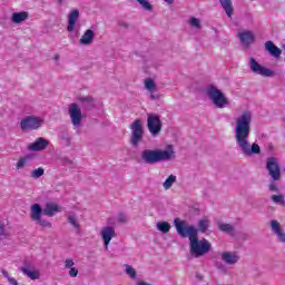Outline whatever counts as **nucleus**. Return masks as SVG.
<instances>
[{"label": "nucleus", "instance_id": "obj_42", "mask_svg": "<svg viewBox=\"0 0 285 285\" xmlns=\"http://www.w3.org/2000/svg\"><path fill=\"white\" fill-rule=\"evenodd\" d=\"M149 99H151L153 101H156L160 99V96L159 94H155L154 91H150Z\"/></svg>", "mask_w": 285, "mask_h": 285}, {"label": "nucleus", "instance_id": "obj_26", "mask_svg": "<svg viewBox=\"0 0 285 285\" xmlns=\"http://www.w3.org/2000/svg\"><path fill=\"white\" fill-rule=\"evenodd\" d=\"M157 230L164 233V235L170 233V223L168 222H159L156 225Z\"/></svg>", "mask_w": 285, "mask_h": 285}, {"label": "nucleus", "instance_id": "obj_48", "mask_svg": "<svg viewBox=\"0 0 285 285\" xmlns=\"http://www.w3.org/2000/svg\"><path fill=\"white\" fill-rule=\"evenodd\" d=\"M65 164H72V160L65 158Z\"/></svg>", "mask_w": 285, "mask_h": 285}, {"label": "nucleus", "instance_id": "obj_31", "mask_svg": "<svg viewBox=\"0 0 285 285\" xmlns=\"http://www.w3.org/2000/svg\"><path fill=\"white\" fill-rule=\"evenodd\" d=\"M31 157L30 156H26L22 157L18 160V163L16 164V168L17 170H21V168H26V164H28V161H30Z\"/></svg>", "mask_w": 285, "mask_h": 285}, {"label": "nucleus", "instance_id": "obj_5", "mask_svg": "<svg viewBox=\"0 0 285 285\" xmlns=\"http://www.w3.org/2000/svg\"><path fill=\"white\" fill-rule=\"evenodd\" d=\"M205 94L207 95V98L216 108H226L228 106V98H226V95L224 91L219 90L214 85H208L206 87Z\"/></svg>", "mask_w": 285, "mask_h": 285}, {"label": "nucleus", "instance_id": "obj_22", "mask_svg": "<svg viewBox=\"0 0 285 285\" xmlns=\"http://www.w3.org/2000/svg\"><path fill=\"white\" fill-rule=\"evenodd\" d=\"M219 3L227 17H233V12H235V9L233 8V0H219Z\"/></svg>", "mask_w": 285, "mask_h": 285}, {"label": "nucleus", "instance_id": "obj_11", "mask_svg": "<svg viewBox=\"0 0 285 285\" xmlns=\"http://www.w3.org/2000/svg\"><path fill=\"white\" fill-rule=\"evenodd\" d=\"M100 235L102 237V242L105 244V249L108 250V246L112 240V237H117V233H115V227L106 226L101 229Z\"/></svg>", "mask_w": 285, "mask_h": 285}, {"label": "nucleus", "instance_id": "obj_4", "mask_svg": "<svg viewBox=\"0 0 285 285\" xmlns=\"http://www.w3.org/2000/svg\"><path fill=\"white\" fill-rule=\"evenodd\" d=\"M266 170L272 179L269 184V190L272 193H277L279 189L275 181H281L282 179V167L279 166V159L276 157H269L266 159Z\"/></svg>", "mask_w": 285, "mask_h": 285}, {"label": "nucleus", "instance_id": "obj_29", "mask_svg": "<svg viewBox=\"0 0 285 285\" xmlns=\"http://www.w3.org/2000/svg\"><path fill=\"white\" fill-rule=\"evenodd\" d=\"M125 273L130 277V279H137V271L131 265H125Z\"/></svg>", "mask_w": 285, "mask_h": 285}, {"label": "nucleus", "instance_id": "obj_39", "mask_svg": "<svg viewBox=\"0 0 285 285\" xmlns=\"http://www.w3.org/2000/svg\"><path fill=\"white\" fill-rule=\"evenodd\" d=\"M118 222H119V224H127L128 218H126V215H124V213H119L118 214Z\"/></svg>", "mask_w": 285, "mask_h": 285}, {"label": "nucleus", "instance_id": "obj_50", "mask_svg": "<svg viewBox=\"0 0 285 285\" xmlns=\"http://www.w3.org/2000/svg\"><path fill=\"white\" fill-rule=\"evenodd\" d=\"M63 2V0H58V3H62Z\"/></svg>", "mask_w": 285, "mask_h": 285}, {"label": "nucleus", "instance_id": "obj_10", "mask_svg": "<svg viewBox=\"0 0 285 285\" xmlns=\"http://www.w3.org/2000/svg\"><path fill=\"white\" fill-rule=\"evenodd\" d=\"M161 119L158 115L149 114L147 117V128L153 137H157L161 132Z\"/></svg>", "mask_w": 285, "mask_h": 285}, {"label": "nucleus", "instance_id": "obj_14", "mask_svg": "<svg viewBox=\"0 0 285 285\" xmlns=\"http://www.w3.org/2000/svg\"><path fill=\"white\" fill-rule=\"evenodd\" d=\"M50 142L48 140H46V138H38L35 142H32L31 145H29V150H31L32 153H39L41 150H46V148H48V145Z\"/></svg>", "mask_w": 285, "mask_h": 285}, {"label": "nucleus", "instance_id": "obj_24", "mask_svg": "<svg viewBox=\"0 0 285 285\" xmlns=\"http://www.w3.org/2000/svg\"><path fill=\"white\" fill-rule=\"evenodd\" d=\"M28 17H29V13L27 11L14 12L12 13L11 21L13 23H23V21H26Z\"/></svg>", "mask_w": 285, "mask_h": 285}, {"label": "nucleus", "instance_id": "obj_35", "mask_svg": "<svg viewBox=\"0 0 285 285\" xmlns=\"http://www.w3.org/2000/svg\"><path fill=\"white\" fill-rule=\"evenodd\" d=\"M137 1L144 8V10H147V12H153V4H150L148 0H137Z\"/></svg>", "mask_w": 285, "mask_h": 285}, {"label": "nucleus", "instance_id": "obj_28", "mask_svg": "<svg viewBox=\"0 0 285 285\" xmlns=\"http://www.w3.org/2000/svg\"><path fill=\"white\" fill-rule=\"evenodd\" d=\"M145 88L149 92H155V90H157V83H155V80H153V78H147L145 79Z\"/></svg>", "mask_w": 285, "mask_h": 285}, {"label": "nucleus", "instance_id": "obj_15", "mask_svg": "<svg viewBox=\"0 0 285 285\" xmlns=\"http://www.w3.org/2000/svg\"><path fill=\"white\" fill-rule=\"evenodd\" d=\"M77 21H79V11L75 9L68 14V32H75V26H77Z\"/></svg>", "mask_w": 285, "mask_h": 285}, {"label": "nucleus", "instance_id": "obj_30", "mask_svg": "<svg viewBox=\"0 0 285 285\" xmlns=\"http://www.w3.org/2000/svg\"><path fill=\"white\" fill-rule=\"evenodd\" d=\"M189 26L196 30H202V20H199V18L191 17L189 18Z\"/></svg>", "mask_w": 285, "mask_h": 285}, {"label": "nucleus", "instance_id": "obj_49", "mask_svg": "<svg viewBox=\"0 0 285 285\" xmlns=\"http://www.w3.org/2000/svg\"><path fill=\"white\" fill-rule=\"evenodd\" d=\"M53 60H55V61H59V55H56V56L53 57Z\"/></svg>", "mask_w": 285, "mask_h": 285}, {"label": "nucleus", "instance_id": "obj_8", "mask_svg": "<svg viewBox=\"0 0 285 285\" xmlns=\"http://www.w3.org/2000/svg\"><path fill=\"white\" fill-rule=\"evenodd\" d=\"M43 126V119L35 116H27L20 121V128L23 132L28 130H39Z\"/></svg>", "mask_w": 285, "mask_h": 285}, {"label": "nucleus", "instance_id": "obj_20", "mask_svg": "<svg viewBox=\"0 0 285 285\" xmlns=\"http://www.w3.org/2000/svg\"><path fill=\"white\" fill-rule=\"evenodd\" d=\"M55 213H59V206L53 203H48L42 209V215H47V217H53Z\"/></svg>", "mask_w": 285, "mask_h": 285}, {"label": "nucleus", "instance_id": "obj_17", "mask_svg": "<svg viewBox=\"0 0 285 285\" xmlns=\"http://www.w3.org/2000/svg\"><path fill=\"white\" fill-rule=\"evenodd\" d=\"M95 41V31L87 29L79 40L80 46H90Z\"/></svg>", "mask_w": 285, "mask_h": 285}, {"label": "nucleus", "instance_id": "obj_7", "mask_svg": "<svg viewBox=\"0 0 285 285\" xmlns=\"http://www.w3.org/2000/svg\"><path fill=\"white\" fill-rule=\"evenodd\" d=\"M68 115L72 126L81 128V124H83V114L81 112V107H79L78 104L73 102L69 105Z\"/></svg>", "mask_w": 285, "mask_h": 285}, {"label": "nucleus", "instance_id": "obj_13", "mask_svg": "<svg viewBox=\"0 0 285 285\" xmlns=\"http://www.w3.org/2000/svg\"><path fill=\"white\" fill-rule=\"evenodd\" d=\"M23 275H27L29 279H39L41 277V273L39 271H35V267L30 263H24V266L20 268Z\"/></svg>", "mask_w": 285, "mask_h": 285}, {"label": "nucleus", "instance_id": "obj_18", "mask_svg": "<svg viewBox=\"0 0 285 285\" xmlns=\"http://www.w3.org/2000/svg\"><path fill=\"white\" fill-rule=\"evenodd\" d=\"M217 226H218V229L222 233H225V235H229L230 237H235V226H233L232 224H226V223L218 222Z\"/></svg>", "mask_w": 285, "mask_h": 285}, {"label": "nucleus", "instance_id": "obj_33", "mask_svg": "<svg viewBox=\"0 0 285 285\" xmlns=\"http://www.w3.org/2000/svg\"><path fill=\"white\" fill-rule=\"evenodd\" d=\"M272 202L274 204H278V206H285V199H284V195L279 194V195H273L272 196Z\"/></svg>", "mask_w": 285, "mask_h": 285}, {"label": "nucleus", "instance_id": "obj_21", "mask_svg": "<svg viewBox=\"0 0 285 285\" xmlns=\"http://www.w3.org/2000/svg\"><path fill=\"white\" fill-rule=\"evenodd\" d=\"M78 101H80V104H82V108L85 110H92V108H95V98L92 97H80L78 98Z\"/></svg>", "mask_w": 285, "mask_h": 285}, {"label": "nucleus", "instance_id": "obj_44", "mask_svg": "<svg viewBox=\"0 0 285 285\" xmlns=\"http://www.w3.org/2000/svg\"><path fill=\"white\" fill-rule=\"evenodd\" d=\"M196 279H198V282H203L204 276L200 273H196Z\"/></svg>", "mask_w": 285, "mask_h": 285}, {"label": "nucleus", "instance_id": "obj_32", "mask_svg": "<svg viewBox=\"0 0 285 285\" xmlns=\"http://www.w3.org/2000/svg\"><path fill=\"white\" fill-rule=\"evenodd\" d=\"M60 139H61V141H63L65 146H67V147H69L70 141H72V138L70 137V134H68V131H61Z\"/></svg>", "mask_w": 285, "mask_h": 285}, {"label": "nucleus", "instance_id": "obj_37", "mask_svg": "<svg viewBox=\"0 0 285 285\" xmlns=\"http://www.w3.org/2000/svg\"><path fill=\"white\" fill-rule=\"evenodd\" d=\"M37 224H39L40 226H42V228H52V224L43 218H39L38 220H36Z\"/></svg>", "mask_w": 285, "mask_h": 285}, {"label": "nucleus", "instance_id": "obj_43", "mask_svg": "<svg viewBox=\"0 0 285 285\" xmlns=\"http://www.w3.org/2000/svg\"><path fill=\"white\" fill-rule=\"evenodd\" d=\"M0 235H6V226L0 223Z\"/></svg>", "mask_w": 285, "mask_h": 285}, {"label": "nucleus", "instance_id": "obj_45", "mask_svg": "<svg viewBox=\"0 0 285 285\" xmlns=\"http://www.w3.org/2000/svg\"><path fill=\"white\" fill-rule=\"evenodd\" d=\"M2 275H3V277H6L7 279H9V278L11 277L10 274H8V271H6V269L2 271Z\"/></svg>", "mask_w": 285, "mask_h": 285}, {"label": "nucleus", "instance_id": "obj_46", "mask_svg": "<svg viewBox=\"0 0 285 285\" xmlns=\"http://www.w3.org/2000/svg\"><path fill=\"white\" fill-rule=\"evenodd\" d=\"M165 3H168V6H173V3L175 2V0H164Z\"/></svg>", "mask_w": 285, "mask_h": 285}, {"label": "nucleus", "instance_id": "obj_47", "mask_svg": "<svg viewBox=\"0 0 285 285\" xmlns=\"http://www.w3.org/2000/svg\"><path fill=\"white\" fill-rule=\"evenodd\" d=\"M137 285H150V283H146V282H138Z\"/></svg>", "mask_w": 285, "mask_h": 285}, {"label": "nucleus", "instance_id": "obj_6", "mask_svg": "<svg viewBox=\"0 0 285 285\" xmlns=\"http://www.w3.org/2000/svg\"><path fill=\"white\" fill-rule=\"evenodd\" d=\"M129 128L131 130L129 144H131L134 148H137L139 144L144 141V122L141 119H136L131 122Z\"/></svg>", "mask_w": 285, "mask_h": 285}, {"label": "nucleus", "instance_id": "obj_23", "mask_svg": "<svg viewBox=\"0 0 285 285\" xmlns=\"http://www.w3.org/2000/svg\"><path fill=\"white\" fill-rule=\"evenodd\" d=\"M210 226V220L208 219V217H203L198 220V228H196L197 230V236L199 235V233H206V230H208Z\"/></svg>", "mask_w": 285, "mask_h": 285}, {"label": "nucleus", "instance_id": "obj_40", "mask_svg": "<svg viewBox=\"0 0 285 285\" xmlns=\"http://www.w3.org/2000/svg\"><path fill=\"white\" fill-rule=\"evenodd\" d=\"M69 275L71 277H77V275H79V269H77V267H71L69 271Z\"/></svg>", "mask_w": 285, "mask_h": 285}, {"label": "nucleus", "instance_id": "obj_19", "mask_svg": "<svg viewBox=\"0 0 285 285\" xmlns=\"http://www.w3.org/2000/svg\"><path fill=\"white\" fill-rule=\"evenodd\" d=\"M222 259L225 262V264L233 265L237 264L239 262V256L230 253V252H225L222 254Z\"/></svg>", "mask_w": 285, "mask_h": 285}, {"label": "nucleus", "instance_id": "obj_34", "mask_svg": "<svg viewBox=\"0 0 285 285\" xmlns=\"http://www.w3.org/2000/svg\"><path fill=\"white\" fill-rule=\"evenodd\" d=\"M43 173H45L43 167L33 169V170L31 171V177H32L33 179H39L40 177H43Z\"/></svg>", "mask_w": 285, "mask_h": 285}, {"label": "nucleus", "instance_id": "obj_41", "mask_svg": "<svg viewBox=\"0 0 285 285\" xmlns=\"http://www.w3.org/2000/svg\"><path fill=\"white\" fill-rule=\"evenodd\" d=\"M72 266H75V261L72 259L65 261V268H72Z\"/></svg>", "mask_w": 285, "mask_h": 285}, {"label": "nucleus", "instance_id": "obj_27", "mask_svg": "<svg viewBox=\"0 0 285 285\" xmlns=\"http://www.w3.org/2000/svg\"><path fill=\"white\" fill-rule=\"evenodd\" d=\"M177 181V176L175 175H170L163 184V187L165 188V190H170V188H173V184H175Z\"/></svg>", "mask_w": 285, "mask_h": 285}, {"label": "nucleus", "instance_id": "obj_9", "mask_svg": "<svg viewBox=\"0 0 285 285\" xmlns=\"http://www.w3.org/2000/svg\"><path fill=\"white\" fill-rule=\"evenodd\" d=\"M249 69L254 75H261V77H275V71L259 65L253 57L249 58Z\"/></svg>", "mask_w": 285, "mask_h": 285}, {"label": "nucleus", "instance_id": "obj_2", "mask_svg": "<svg viewBox=\"0 0 285 285\" xmlns=\"http://www.w3.org/2000/svg\"><path fill=\"white\" fill-rule=\"evenodd\" d=\"M174 226L179 237L189 239V253L191 257L199 259V257H204V255L210 253L213 245L206 238L199 239L197 227L188 225L186 220H181L180 218L174 219Z\"/></svg>", "mask_w": 285, "mask_h": 285}, {"label": "nucleus", "instance_id": "obj_16", "mask_svg": "<svg viewBox=\"0 0 285 285\" xmlns=\"http://www.w3.org/2000/svg\"><path fill=\"white\" fill-rule=\"evenodd\" d=\"M265 50L269 52L272 57H275V59H279L282 57V49H279L277 46H275L274 41H266L265 42Z\"/></svg>", "mask_w": 285, "mask_h": 285}, {"label": "nucleus", "instance_id": "obj_38", "mask_svg": "<svg viewBox=\"0 0 285 285\" xmlns=\"http://www.w3.org/2000/svg\"><path fill=\"white\" fill-rule=\"evenodd\" d=\"M117 26H119V28H122V30H130V23H128V21L118 20Z\"/></svg>", "mask_w": 285, "mask_h": 285}, {"label": "nucleus", "instance_id": "obj_1", "mask_svg": "<svg viewBox=\"0 0 285 285\" xmlns=\"http://www.w3.org/2000/svg\"><path fill=\"white\" fill-rule=\"evenodd\" d=\"M253 124V112L245 110L236 118L235 125V141L245 157H253L254 155H262V148L258 144H250V125Z\"/></svg>", "mask_w": 285, "mask_h": 285}, {"label": "nucleus", "instance_id": "obj_25", "mask_svg": "<svg viewBox=\"0 0 285 285\" xmlns=\"http://www.w3.org/2000/svg\"><path fill=\"white\" fill-rule=\"evenodd\" d=\"M41 213H43V209H41V205L39 204H33L31 206V219L33 222H37L38 219L41 218Z\"/></svg>", "mask_w": 285, "mask_h": 285}, {"label": "nucleus", "instance_id": "obj_12", "mask_svg": "<svg viewBox=\"0 0 285 285\" xmlns=\"http://www.w3.org/2000/svg\"><path fill=\"white\" fill-rule=\"evenodd\" d=\"M242 46H244V48H250V46H253V43H255V33L250 30L247 31H243L237 35Z\"/></svg>", "mask_w": 285, "mask_h": 285}, {"label": "nucleus", "instance_id": "obj_36", "mask_svg": "<svg viewBox=\"0 0 285 285\" xmlns=\"http://www.w3.org/2000/svg\"><path fill=\"white\" fill-rule=\"evenodd\" d=\"M68 222L71 224V226H73V228H76V230H79V228H81V226L79 225V223H77V218L72 215H69L67 217Z\"/></svg>", "mask_w": 285, "mask_h": 285}, {"label": "nucleus", "instance_id": "obj_3", "mask_svg": "<svg viewBox=\"0 0 285 285\" xmlns=\"http://www.w3.org/2000/svg\"><path fill=\"white\" fill-rule=\"evenodd\" d=\"M173 158V151L163 149H144L140 153V161L148 166H155L161 161H168Z\"/></svg>", "mask_w": 285, "mask_h": 285}]
</instances>
